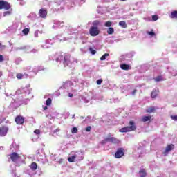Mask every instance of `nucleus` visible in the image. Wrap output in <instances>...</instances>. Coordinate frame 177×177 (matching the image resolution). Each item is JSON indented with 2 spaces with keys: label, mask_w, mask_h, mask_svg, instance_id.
I'll return each mask as SVG.
<instances>
[{
  "label": "nucleus",
  "mask_w": 177,
  "mask_h": 177,
  "mask_svg": "<svg viewBox=\"0 0 177 177\" xmlns=\"http://www.w3.org/2000/svg\"><path fill=\"white\" fill-rule=\"evenodd\" d=\"M170 17L171 19H177V10L171 12Z\"/></svg>",
  "instance_id": "f3484780"
},
{
  "label": "nucleus",
  "mask_w": 177,
  "mask_h": 177,
  "mask_svg": "<svg viewBox=\"0 0 177 177\" xmlns=\"http://www.w3.org/2000/svg\"><path fill=\"white\" fill-rule=\"evenodd\" d=\"M23 77H24V75H23L22 73H17V78L18 80H21L23 78Z\"/></svg>",
  "instance_id": "bb28decb"
},
{
  "label": "nucleus",
  "mask_w": 177,
  "mask_h": 177,
  "mask_svg": "<svg viewBox=\"0 0 177 177\" xmlns=\"http://www.w3.org/2000/svg\"><path fill=\"white\" fill-rule=\"evenodd\" d=\"M68 96H69V97H73V96H74V95L73 94H71V93H69Z\"/></svg>",
  "instance_id": "a19ab883"
},
{
  "label": "nucleus",
  "mask_w": 177,
  "mask_h": 177,
  "mask_svg": "<svg viewBox=\"0 0 177 177\" xmlns=\"http://www.w3.org/2000/svg\"><path fill=\"white\" fill-rule=\"evenodd\" d=\"M37 168H38V165H37L35 162H32L30 165V169H32V171H37Z\"/></svg>",
  "instance_id": "2eb2a0df"
},
{
  "label": "nucleus",
  "mask_w": 177,
  "mask_h": 177,
  "mask_svg": "<svg viewBox=\"0 0 177 177\" xmlns=\"http://www.w3.org/2000/svg\"><path fill=\"white\" fill-rule=\"evenodd\" d=\"M121 157H122V156H115V158H121Z\"/></svg>",
  "instance_id": "ea45409f"
},
{
  "label": "nucleus",
  "mask_w": 177,
  "mask_h": 177,
  "mask_svg": "<svg viewBox=\"0 0 177 177\" xmlns=\"http://www.w3.org/2000/svg\"><path fill=\"white\" fill-rule=\"evenodd\" d=\"M152 20L153 21H157V20H158V15H152Z\"/></svg>",
  "instance_id": "cd10ccee"
},
{
  "label": "nucleus",
  "mask_w": 177,
  "mask_h": 177,
  "mask_svg": "<svg viewBox=\"0 0 177 177\" xmlns=\"http://www.w3.org/2000/svg\"><path fill=\"white\" fill-rule=\"evenodd\" d=\"M171 118L174 120V121H177V115H172Z\"/></svg>",
  "instance_id": "e433bc0d"
},
{
  "label": "nucleus",
  "mask_w": 177,
  "mask_h": 177,
  "mask_svg": "<svg viewBox=\"0 0 177 177\" xmlns=\"http://www.w3.org/2000/svg\"><path fill=\"white\" fill-rule=\"evenodd\" d=\"M39 16L41 17V19H46V16H48V10L45 8H41L39 11Z\"/></svg>",
  "instance_id": "39448f33"
},
{
  "label": "nucleus",
  "mask_w": 177,
  "mask_h": 177,
  "mask_svg": "<svg viewBox=\"0 0 177 177\" xmlns=\"http://www.w3.org/2000/svg\"><path fill=\"white\" fill-rule=\"evenodd\" d=\"M0 62H3V55H0Z\"/></svg>",
  "instance_id": "4c0bfd02"
},
{
  "label": "nucleus",
  "mask_w": 177,
  "mask_h": 177,
  "mask_svg": "<svg viewBox=\"0 0 177 177\" xmlns=\"http://www.w3.org/2000/svg\"><path fill=\"white\" fill-rule=\"evenodd\" d=\"M150 120H151V115H148V116H143L141 119V121L142 122H147V121H150Z\"/></svg>",
  "instance_id": "f8f14e48"
},
{
  "label": "nucleus",
  "mask_w": 177,
  "mask_h": 177,
  "mask_svg": "<svg viewBox=\"0 0 177 177\" xmlns=\"http://www.w3.org/2000/svg\"><path fill=\"white\" fill-rule=\"evenodd\" d=\"M0 48H2V43H0Z\"/></svg>",
  "instance_id": "37998d69"
},
{
  "label": "nucleus",
  "mask_w": 177,
  "mask_h": 177,
  "mask_svg": "<svg viewBox=\"0 0 177 177\" xmlns=\"http://www.w3.org/2000/svg\"><path fill=\"white\" fill-rule=\"evenodd\" d=\"M156 112V107L151 106L146 109V113H155Z\"/></svg>",
  "instance_id": "4468645a"
},
{
  "label": "nucleus",
  "mask_w": 177,
  "mask_h": 177,
  "mask_svg": "<svg viewBox=\"0 0 177 177\" xmlns=\"http://www.w3.org/2000/svg\"><path fill=\"white\" fill-rule=\"evenodd\" d=\"M72 118H75V115H73Z\"/></svg>",
  "instance_id": "c03bdc74"
},
{
  "label": "nucleus",
  "mask_w": 177,
  "mask_h": 177,
  "mask_svg": "<svg viewBox=\"0 0 177 177\" xmlns=\"http://www.w3.org/2000/svg\"><path fill=\"white\" fill-rule=\"evenodd\" d=\"M104 26L105 27H111V21H106Z\"/></svg>",
  "instance_id": "2f4dec72"
},
{
  "label": "nucleus",
  "mask_w": 177,
  "mask_h": 177,
  "mask_svg": "<svg viewBox=\"0 0 177 177\" xmlns=\"http://www.w3.org/2000/svg\"><path fill=\"white\" fill-rule=\"evenodd\" d=\"M72 133H77L78 132V129L77 127H73L71 130Z\"/></svg>",
  "instance_id": "7c9ffc66"
},
{
  "label": "nucleus",
  "mask_w": 177,
  "mask_h": 177,
  "mask_svg": "<svg viewBox=\"0 0 177 177\" xmlns=\"http://www.w3.org/2000/svg\"><path fill=\"white\" fill-rule=\"evenodd\" d=\"M108 138H105V142H108L110 143H113L115 145L120 143V140L117 139V138L115 137H111V134H108Z\"/></svg>",
  "instance_id": "20e7f679"
},
{
  "label": "nucleus",
  "mask_w": 177,
  "mask_h": 177,
  "mask_svg": "<svg viewBox=\"0 0 177 177\" xmlns=\"http://www.w3.org/2000/svg\"><path fill=\"white\" fill-rule=\"evenodd\" d=\"M15 121L18 125H22V124H24V118L21 115H17Z\"/></svg>",
  "instance_id": "0eeeda50"
},
{
  "label": "nucleus",
  "mask_w": 177,
  "mask_h": 177,
  "mask_svg": "<svg viewBox=\"0 0 177 177\" xmlns=\"http://www.w3.org/2000/svg\"><path fill=\"white\" fill-rule=\"evenodd\" d=\"M99 26H100V21L95 20L93 21L92 26L88 30L91 37H97V35L100 34Z\"/></svg>",
  "instance_id": "f257e3e1"
},
{
  "label": "nucleus",
  "mask_w": 177,
  "mask_h": 177,
  "mask_svg": "<svg viewBox=\"0 0 177 177\" xmlns=\"http://www.w3.org/2000/svg\"><path fill=\"white\" fill-rule=\"evenodd\" d=\"M9 129L6 126H2L0 127V136H6Z\"/></svg>",
  "instance_id": "423d86ee"
},
{
  "label": "nucleus",
  "mask_w": 177,
  "mask_h": 177,
  "mask_svg": "<svg viewBox=\"0 0 177 177\" xmlns=\"http://www.w3.org/2000/svg\"><path fill=\"white\" fill-rule=\"evenodd\" d=\"M154 80H155L156 82H160V81H162V76H158Z\"/></svg>",
  "instance_id": "393cba45"
},
{
  "label": "nucleus",
  "mask_w": 177,
  "mask_h": 177,
  "mask_svg": "<svg viewBox=\"0 0 177 177\" xmlns=\"http://www.w3.org/2000/svg\"><path fill=\"white\" fill-rule=\"evenodd\" d=\"M20 156H11L10 158L12 160V161H13L14 162H16V161H17V160H19Z\"/></svg>",
  "instance_id": "aec40b11"
},
{
  "label": "nucleus",
  "mask_w": 177,
  "mask_h": 177,
  "mask_svg": "<svg viewBox=\"0 0 177 177\" xmlns=\"http://www.w3.org/2000/svg\"><path fill=\"white\" fill-rule=\"evenodd\" d=\"M115 156H125V149L124 148H118Z\"/></svg>",
  "instance_id": "9d476101"
},
{
  "label": "nucleus",
  "mask_w": 177,
  "mask_h": 177,
  "mask_svg": "<svg viewBox=\"0 0 177 177\" xmlns=\"http://www.w3.org/2000/svg\"><path fill=\"white\" fill-rule=\"evenodd\" d=\"M119 26H120V27H122V28H127V23L124 21H120Z\"/></svg>",
  "instance_id": "6ab92c4d"
},
{
  "label": "nucleus",
  "mask_w": 177,
  "mask_h": 177,
  "mask_svg": "<svg viewBox=\"0 0 177 177\" xmlns=\"http://www.w3.org/2000/svg\"><path fill=\"white\" fill-rule=\"evenodd\" d=\"M148 35H151V37H154L156 36V33L152 30L151 32H147Z\"/></svg>",
  "instance_id": "c756f323"
},
{
  "label": "nucleus",
  "mask_w": 177,
  "mask_h": 177,
  "mask_svg": "<svg viewBox=\"0 0 177 177\" xmlns=\"http://www.w3.org/2000/svg\"><path fill=\"white\" fill-rule=\"evenodd\" d=\"M107 56H109V53H105V54H104V55L100 57V60H102V61L106 60V57H107Z\"/></svg>",
  "instance_id": "a878e982"
},
{
  "label": "nucleus",
  "mask_w": 177,
  "mask_h": 177,
  "mask_svg": "<svg viewBox=\"0 0 177 177\" xmlns=\"http://www.w3.org/2000/svg\"><path fill=\"white\" fill-rule=\"evenodd\" d=\"M34 133H35L36 135H40L41 131H39V129H36L34 131Z\"/></svg>",
  "instance_id": "c9c22d12"
},
{
  "label": "nucleus",
  "mask_w": 177,
  "mask_h": 177,
  "mask_svg": "<svg viewBox=\"0 0 177 177\" xmlns=\"http://www.w3.org/2000/svg\"><path fill=\"white\" fill-rule=\"evenodd\" d=\"M44 110H48V106H44Z\"/></svg>",
  "instance_id": "79ce46f5"
},
{
  "label": "nucleus",
  "mask_w": 177,
  "mask_h": 177,
  "mask_svg": "<svg viewBox=\"0 0 177 177\" xmlns=\"http://www.w3.org/2000/svg\"><path fill=\"white\" fill-rule=\"evenodd\" d=\"M139 174H140V177H146L147 174H146V171L145 170V169H141L139 171Z\"/></svg>",
  "instance_id": "a211bd4d"
},
{
  "label": "nucleus",
  "mask_w": 177,
  "mask_h": 177,
  "mask_svg": "<svg viewBox=\"0 0 177 177\" xmlns=\"http://www.w3.org/2000/svg\"><path fill=\"white\" fill-rule=\"evenodd\" d=\"M129 124L130 126H127L126 127H122L119 129V132L121 133H124L125 132H132V131H136V125H135V122L129 121Z\"/></svg>",
  "instance_id": "f03ea898"
},
{
  "label": "nucleus",
  "mask_w": 177,
  "mask_h": 177,
  "mask_svg": "<svg viewBox=\"0 0 177 177\" xmlns=\"http://www.w3.org/2000/svg\"><path fill=\"white\" fill-rule=\"evenodd\" d=\"M11 12L10 11H6L3 13V16L5 17L6 16H9L10 15H11Z\"/></svg>",
  "instance_id": "c85d7f7f"
},
{
  "label": "nucleus",
  "mask_w": 177,
  "mask_h": 177,
  "mask_svg": "<svg viewBox=\"0 0 177 177\" xmlns=\"http://www.w3.org/2000/svg\"><path fill=\"white\" fill-rule=\"evenodd\" d=\"M70 55H65L64 57V66H68V64H70Z\"/></svg>",
  "instance_id": "9b49d317"
},
{
  "label": "nucleus",
  "mask_w": 177,
  "mask_h": 177,
  "mask_svg": "<svg viewBox=\"0 0 177 177\" xmlns=\"http://www.w3.org/2000/svg\"><path fill=\"white\" fill-rule=\"evenodd\" d=\"M10 149L12 151L10 156H19V154H17V153L16 152L17 151V150H19V147H17L15 144H12Z\"/></svg>",
  "instance_id": "6e6552de"
},
{
  "label": "nucleus",
  "mask_w": 177,
  "mask_h": 177,
  "mask_svg": "<svg viewBox=\"0 0 177 177\" xmlns=\"http://www.w3.org/2000/svg\"><path fill=\"white\" fill-rule=\"evenodd\" d=\"M97 85H102V82H103V80L102 79H99L97 80Z\"/></svg>",
  "instance_id": "f704fd0d"
},
{
  "label": "nucleus",
  "mask_w": 177,
  "mask_h": 177,
  "mask_svg": "<svg viewBox=\"0 0 177 177\" xmlns=\"http://www.w3.org/2000/svg\"><path fill=\"white\" fill-rule=\"evenodd\" d=\"M89 51L91 52V53L92 55H95L96 54V50H93V48H89Z\"/></svg>",
  "instance_id": "473e14b6"
},
{
  "label": "nucleus",
  "mask_w": 177,
  "mask_h": 177,
  "mask_svg": "<svg viewBox=\"0 0 177 177\" xmlns=\"http://www.w3.org/2000/svg\"><path fill=\"white\" fill-rule=\"evenodd\" d=\"M91 129H92V127L88 126L86 127L85 131L86 132H91Z\"/></svg>",
  "instance_id": "72a5a7b5"
},
{
  "label": "nucleus",
  "mask_w": 177,
  "mask_h": 177,
  "mask_svg": "<svg viewBox=\"0 0 177 177\" xmlns=\"http://www.w3.org/2000/svg\"><path fill=\"white\" fill-rule=\"evenodd\" d=\"M46 106H50L52 104V99L48 98L46 101Z\"/></svg>",
  "instance_id": "5701e85b"
},
{
  "label": "nucleus",
  "mask_w": 177,
  "mask_h": 177,
  "mask_svg": "<svg viewBox=\"0 0 177 177\" xmlns=\"http://www.w3.org/2000/svg\"><path fill=\"white\" fill-rule=\"evenodd\" d=\"M129 65L127 64H122L120 65V68L122 70H129Z\"/></svg>",
  "instance_id": "dca6fc26"
},
{
  "label": "nucleus",
  "mask_w": 177,
  "mask_h": 177,
  "mask_svg": "<svg viewBox=\"0 0 177 177\" xmlns=\"http://www.w3.org/2000/svg\"><path fill=\"white\" fill-rule=\"evenodd\" d=\"M12 8V6H10V3H9L6 1H0V10H2V9H4L5 10H9Z\"/></svg>",
  "instance_id": "7ed1b4c3"
},
{
  "label": "nucleus",
  "mask_w": 177,
  "mask_h": 177,
  "mask_svg": "<svg viewBox=\"0 0 177 177\" xmlns=\"http://www.w3.org/2000/svg\"><path fill=\"white\" fill-rule=\"evenodd\" d=\"M107 34L111 35L114 32V28H111L110 27L107 31H106Z\"/></svg>",
  "instance_id": "4be33fe9"
},
{
  "label": "nucleus",
  "mask_w": 177,
  "mask_h": 177,
  "mask_svg": "<svg viewBox=\"0 0 177 177\" xmlns=\"http://www.w3.org/2000/svg\"><path fill=\"white\" fill-rule=\"evenodd\" d=\"M158 95V91H157V90L154 89L152 91L151 96L152 99H156V97H157Z\"/></svg>",
  "instance_id": "ddd939ff"
},
{
  "label": "nucleus",
  "mask_w": 177,
  "mask_h": 177,
  "mask_svg": "<svg viewBox=\"0 0 177 177\" xmlns=\"http://www.w3.org/2000/svg\"><path fill=\"white\" fill-rule=\"evenodd\" d=\"M120 1H127V0H120Z\"/></svg>",
  "instance_id": "49530a36"
},
{
  "label": "nucleus",
  "mask_w": 177,
  "mask_h": 177,
  "mask_svg": "<svg viewBox=\"0 0 177 177\" xmlns=\"http://www.w3.org/2000/svg\"><path fill=\"white\" fill-rule=\"evenodd\" d=\"M175 149V145L174 144H170L167 145L164 151V154H168L169 151H172Z\"/></svg>",
  "instance_id": "1a4fd4ad"
},
{
  "label": "nucleus",
  "mask_w": 177,
  "mask_h": 177,
  "mask_svg": "<svg viewBox=\"0 0 177 177\" xmlns=\"http://www.w3.org/2000/svg\"><path fill=\"white\" fill-rule=\"evenodd\" d=\"M23 34H24V35H27L28 34V32H30V29L28 28H24L22 30Z\"/></svg>",
  "instance_id": "b1692460"
},
{
  "label": "nucleus",
  "mask_w": 177,
  "mask_h": 177,
  "mask_svg": "<svg viewBox=\"0 0 177 177\" xmlns=\"http://www.w3.org/2000/svg\"><path fill=\"white\" fill-rule=\"evenodd\" d=\"M136 92H138V90L134 89V90L133 91V92H132V95H135V94L136 93Z\"/></svg>",
  "instance_id": "58836bf2"
},
{
  "label": "nucleus",
  "mask_w": 177,
  "mask_h": 177,
  "mask_svg": "<svg viewBox=\"0 0 177 177\" xmlns=\"http://www.w3.org/2000/svg\"><path fill=\"white\" fill-rule=\"evenodd\" d=\"M75 160V156H72L71 157L68 158V161L69 162H74Z\"/></svg>",
  "instance_id": "412c9836"
},
{
  "label": "nucleus",
  "mask_w": 177,
  "mask_h": 177,
  "mask_svg": "<svg viewBox=\"0 0 177 177\" xmlns=\"http://www.w3.org/2000/svg\"><path fill=\"white\" fill-rule=\"evenodd\" d=\"M2 75V72H0V77H1Z\"/></svg>",
  "instance_id": "a18cd8bd"
}]
</instances>
